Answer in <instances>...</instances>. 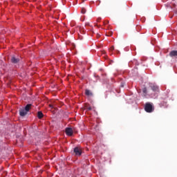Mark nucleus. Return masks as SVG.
<instances>
[{
	"label": "nucleus",
	"mask_w": 177,
	"mask_h": 177,
	"mask_svg": "<svg viewBox=\"0 0 177 177\" xmlns=\"http://www.w3.org/2000/svg\"><path fill=\"white\" fill-rule=\"evenodd\" d=\"M169 90H167L165 93H163L160 98V107H168L167 103H168V97H169Z\"/></svg>",
	"instance_id": "obj_1"
},
{
	"label": "nucleus",
	"mask_w": 177,
	"mask_h": 177,
	"mask_svg": "<svg viewBox=\"0 0 177 177\" xmlns=\"http://www.w3.org/2000/svg\"><path fill=\"white\" fill-rule=\"evenodd\" d=\"M145 110L147 113H153L154 111V106L153 104L147 102L145 105Z\"/></svg>",
	"instance_id": "obj_2"
},
{
	"label": "nucleus",
	"mask_w": 177,
	"mask_h": 177,
	"mask_svg": "<svg viewBox=\"0 0 177 177\" xmlns=\"http://www.w3.org/2000/svg\"><path fill=\"white\" fill-rule=\"evenodd\" d=\"M65 132L67 136H73V133H74V131H73V129L71 127H66L65 129Z\"/></svg>",
	"instance_id": "obj_3"
},
{
	"label": "nucleus",
	"mask_w": 177,
	"mask_h": 177,
	"mask_svg": "<svg viewBox=\"0 0 177 177\" xmlns=\"http://www.w3.org/2000/svg\"><path fill=\"white\" fill-rule=\"evenodd\" d=\"M73 151L75 156H81V154H82V151L81 150V148L78 147H75Z\"/></svg>",
	"instance_id": "obj_4"
},
{
	"label": "nucleus",
	"mask_w": 177,
	"mask_h": 177,
	"mask_svg": "<svg viewBox=\"0 0 177 177\" xmlns=\"http://www.w3.org/2000/svg\"><path fill=\"white\" fill-rule=\"evenodd\" d=\"M149 88H151L153 92H158V86L154 84L149 83Z\"/></svg>",
	"instance_id": "obj_5"
},
{
	"label": "nucleus",
	"mask_w": 177,
	"mask_h": 177,
	"mask_svg": "<svg viewBox=\"0 0 177 177\" xmlns=\"http://www.w3.org/2000/svg\"><path fill=\"white\" fill-rule=\"evenodd\" d=\"M169 56H170V57L177 59V50H171L169 53Z\"/></svg>",
	"instance_id": "obj_6"
},
{
	"label": "nucleus",
	"mask_w": 177,
	"mask_h": 177,
	"mask_svg": "<svg viewBox=\"0 0 177 177\" xmlns=\"http://www.w3.org/2000/svg\"><path fill=\"white\" fill-rule=\"evenodd\" d=\"M27 111L24 109H21L19 110V114L21 117H24L25 115H27Z\"/></svg>",
	"instance_id": "obj_7"
},
{
	"label": "nucleus",
	"mask_w": 177,
	"mask_h": 177,
	"mask_svg": "<svg viewBox=\"0 0 177 177\" xmlns=\"http://www.w3.org/2000/svg\"><path fill=\"white\" fill-rule=\"evenodd\" d=\"M11 62L12 63H13L14 64H17V63H19V62H20V59L15 57V56L12 57L11 58Z\"/></svg>",
	"instance_id": "obj_8"
},
{
	"label": "nucleus",
	"mask_w": 177,
	"mask_h": 177,
	"mask_svg": "<svg viewBox=\"0 0 177 177\" xmlns=\"http://www.w3.org/2000/svg\"><path fill=\"white\" fill-rule=\"evenodd\" d=\"M86 96H93V93H92L91 90L86 89L85 90Z\"/></svg>",
	"instance_id": "obj_9"
},
{
	"label": "nucleus",
	"mask_w": 177,
	"mask_h": 177,
	"mask_svg": "<svg viewBox=\"0 0 177 177\" xmlns=\"http://www.w3.org/2000/svg\"><path fill=\"white\" fill-rule=\"evenodd\" d=\"M32 106V104H28L25 106V108H24L25 111H26V112L28 113V111H30V110L31 109Z\"/></svg>",
	"instance_id": "obj_10"
},
{
	"label": "nucleus",
	"mask_w": 177,
	"mask_h": 177,
	"mask_svg": "<svg viewBox=\"0 0 177 177\" xmlns=\"http://www.w3.org/2000/svg\"><path fill=\"white\" fill-rule=\"evenodd\" d=\"M142 93H143L144 97H146V96H147V88L145 87L142 89Z\"/></svg>",
	"instance_id": "obj_11"
},
{
	"label": "nucleus",
	"mask_w": 177,
	"mask_h": 177,
	"mask_svg": "<svg viewBox=\"0 0 177 177\" xmlns=\"http://www.w3.org/2000/svg\"><path fill=\"white\" fill-rule=\"evenodd\" d=\"M37 117L39 120H41V118H42L44 117V113H42L41 111H39L37 113Z\"/></svg>",
	"instance_id": "obj_12"
},
{
	"label": "nucleus",
	"mask_w": 177,
	"mask_h": 177,
	"mask_svg": "<svg viewBox=\"0 0 177 177\" xmlns=\"http://www.w3.org/2000/svg\"><path fill=\"white\" fill-rule=\"evenodd\" d=\"M81 13H82L83 15H85L86 13V9L85 8H82Z\"/></svg>",
	"instance_id": "obj_13"
},
{
	"label": "nucleus",
	"mask_w": 177,
	"mask_h": 177,
	"mask_svg": "<svg viewBox=\"0 0 177 177\" xmlns=\"http://www.w3.org/2000/svg\"><path fill=\"white\" fill-rule=\"evenodd\" d=\"M85 108L86 109V110H88V111H91V110H92V107L89 105H86Z\"/></svg>",
	"instance_id": "obj_14"
},
{
	"label": "nucleus",
	"mask_w": 177,
	"mask_h": 177,
	"mask_svg": "<svg viewBox=\"0 0 177 177\" xmlns=\"http://www.w3.org/2000/svg\"><path fill=\"white\" fill-rule=\"evenodd\" d=\"M113 35V32H109V34L108 35V37H111Z\"/></svg>",
	"instance_id": "obj_15"
},
{
	"label": "nucleus",
	"mask_w": 177,
	"mask_h": 177,
	"mask_svg": "<svg viewBox=\"0 0 177 177\" xmlns=\"http://www.w3.org/2000/svg\"><path fill=\"white\" fill-rule=\"evenodd\" d=\"M110 50H114V46H111Z\"/></svg>",
	"instance_id": "obj_16"
},
{
	"label": "nucleus",
	"mask_w": 177,
	"mask_h": 177,
	"mask_svg": "<svg viewBox=\"0 0 177 177\" xmlns=\"http://www.w3.org/2000/svg\"><path fill=\"white\" fill-rule=\"evenodd\" d=\"M104 24H109V21H106L104 22Z\"/></svg>",
	"instance_id": "obj_17"
},
{
	"label": "nucleus",
	"mask_w": 177,
	"mask_h": 177,
	"mask_svg": "<svg viewBox=\"0 0 177 177\" xmlns=\"http://www.w3.org/2000/svg\"><path fill=\"white\" fill-rule=\"evenodd\" d=\"M175 15H177V8H176V10H175Z\"/></svg>",
	"instance_id": "obj_18"
},
{
	"label": "nucleus",
	"mask_w": 177,
	"mask_h": 177,
	"mask_svg": "<svg viewBox=\"0 0 177 177\" xmlns=\"http://www.w3.org/2000/svg\"><path fill=\"white\" fill-rule=\"evenodd\" d=\"M86 26H89V24H86Z\"/></svg>",
	"instance_id": "obj_19"
},
{
	"label": "nucleus",
	"mask_w": 177,
	"mask_h": 177,
	"mask_svg": "<svg viewBox=\"0 0 177 177\" xmlns=\"http://www.w3.org/2000/svg\"><path fill=\"white\" fill-rule=\"evenodd\" d=\"M117 52H118V53H120V51L118 50Z\"/></svg>",
	"instance_id": "obj_20"
}]
</instances>
